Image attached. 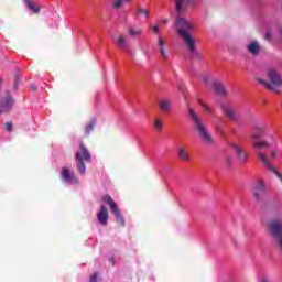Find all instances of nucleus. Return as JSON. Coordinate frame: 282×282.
<instances>
[{"label": "nucleus", "mask_w": 282, "mask_h": 282, "mask_svg": "<svg viewBox=\"0 0 282 282\" xmlns=\"http://www.w3.org/2000/svg\"><path fill=\"white\" fill-rule=\"evenodd\" d=\"M187 111L203 142H205V144H215V140L213 139V135L208 133V129H206V126H204L202 118H199V115L195 112V109H193V107L191 106H187Z\"/></svg>", "instance_id": "obj_1"}, {"label": "nucleus", "mask_w": 282, "mask_h": 282, "mask_svg": "<svg viewBox=\"0 0 282 282\" xmlns=\"http://www.w3.org/2000/svg\"><path fill=\"white\" fill-rule=\"evenodd\" d=\"M267 76L271 84L259 77L256 78L257 83H260V85H263V87H265L270 91L281 94V90L279 89V87H282L281 74H279V72H276V69L274 68H269Z\"/></svg>", "instance_id": "obj_2"}, {"label": "nucleus", "mask_w": 282, "mask_h": 282, "mask_svg": "<svg viewBox=\"0 0 282 282\" xmlns=\"http://www.w3.org/2000/svg\"><path fill=\"white\" fill-rule=\"evenodd\" d=\"M175 25L177 28V34L184 43L195 39L191 33L192 30H195V25H193V23H191L186 18H177L175 20Z\"/></svg>", "instance_id": "obj_3"}, {"label": "nucleus", "mask_w": 282, "mask_h": 282, "mask_svg": "<svg viewBox=\"0 0 282 282\" xmlns=\"http://www.w3.org/2000/svg\"><path fill=\"white\" fill-rule=\"evenodd\" d=\"M75 162L77 164V171L80 175H85L87 167L85 162H91V153L83 141L79 142V149L75 153Z\"/></svg>", "instance_id": "obj_4"}, {"label": "nucleus", "mask_w": 282, "mask_h": 282, "mask_svg": "<svg viewBox=\"0 0 282 282\" xmlns=\"http://www.w3.org/2000/svg\"><path fill=\"white\" fill-rule=\"evenodd\" d=\"M269 232L275 241V246L282 252V223L281 220H272L269 224Z\"/></svg>", "instance_id": "obj_5"}, {"label": "nucleus", "mask_w": 282, "mask_h": 282, "mask_svg": "<svg viewBox=\"0 0 282 282\" xmlns=\"http://www.w3.org/2000/svg\"><path fill=\"white\" fill-rule=\"evenodd\" d=\"M101 199L109 206L119 226L124 227V216H122V214L120 213V208H118V204L116 203V200H113L110 195L102 196Z\"/></svg>", "instance_id": "obj_6"}, {"label": "nucleus", "mask_w": 282, "mask_h": 282, "mask_svg": "<svg viewBox=\"0 0 282 282\" xmlns=\"http://www.w3.org/2000/svg\"><path fill=\"white\" fill-rule=\"evenodd\" d=\"M252 195L258 204H264L268 199V191L265 189V183L263 181H259L258 184L253 186Z\"/></svg>", "instance_id": "obj_7"}, {"label": "nucleus", "mask_w": 282, "mask_h": 282, "mask_svg": "<svg viewBox=\"0 0 282 282\" xmlns=\"http://www.w3.org/2000/svg\"><path fill=\"white\" fill-rule=\"evenodd\" d=\"M59 177L64 184H78V177L67 167H62Z\"/></svg>", "instance_id": "obj_8"}, {"label": "nucleus", "mask_w": 282, "mask_h": 282, "mask_svg": "<svg viewBox=\"0 0 282 282\" xmlns=\"http://www.w3.org/2000/svg\"><path fill=\"white\" fill-rule=\"evenodd\" d=\"M175 3V12L177 14H182L188 10V6H196L195 0H174Z\"/></svg>", "instance_id": "obj_9"}, {"label": "nucleus", "mask_w": 282, "mask_h": 282, "mask_svg": "<svg viewBox=\"0 0 282 282\" xmlns=\"http://www.w3.org/2000/svg\"><path fill=\"white\" fill-rule=\"evenodd\" d=\"M14 106V99L12 96L7 93L6 97L0 101V116L1 113H6V111H10V108Z\"/></svg>", "instance_id": "obj_10"}, {"label": "nucleus", "mask_w": 282, "mask_h": 282, "mask_svg": "<svg viewBox=\"0 0 282 282\" xmlns=\"http://www.w3.org/2000/svg\"><path fill=\"white\" fill-rule=\"evenodd\" d=\"M195 39L194 40H188L185 42V45H187V50L189 54L192 55V58L195 61H202V52L197 50V46L195 45Z\"/></svg>", "instance_id": "obj_11"}, {"label": "nucleus", "mask_w": 282, "mask_h": 282, "mask_svg": "<svg viewBox=\"0 0 282 282\" xmlns=\"http://www.w3.org/2000/svg\"><path fill=\"white\" fill-rule=\"evenodd\" d=\"M230 147L236 151V155L239 158L240 162L246 164V162H248V152L239 144L231 143Z\"/></svg>", "instance_id": "obj_12"}, {"label": "nucleus", "mask_w": 282, "mask_h": 282, "mask_svg": "<svg viewBox=\"0 0 282 282\" xmlns=\"http://www.w3.org/2000/svg\"><path fill=\"white\" fill-rule=\"evenodd\" d=\"M97 219L101 226L109 224V209L105 205L100 206V210L97 213Z\"/></svg>", "instance_id": "obj_13"}, {"label": "nucleus", "mask_w": 282, "mask_h": 282, "mask_svg": "<svg viewBox=\"0 0 282 282\" xmlns=\"http://www.w3.org/2000/svg\"><path fill=\"white\" fill-rule=\"evenodd\" d=\"M158 47L161 58H163V61H169V53H166V44L164 43V39H162V36H159L158 39Z\"/></svg>", "instance_id": "obj_14"}, {"label": "nucleus", "mask_w": 282, "mask_h": 282, "mask_svg": "<svg viewBox=\"0 0 282 282\" xmlns=\"http://www.w3.org/2000/svg\"><path fill=\"white\" fill-rule=\"evenodd\" d=\"M247 52H249V54H251L252 56H259V54L261 53V45H259V42L252 41L247 46Z\"/></svg>", "instance_id": "obj_15"}, {"label": "nucleus", "mask_w": 282, "mask_h": 282, "mask_svg": "<svg viewBox=\"0 0 282 282\" xmlns=\"http://www.w3.org/2000/svg\"><path fill=\"white\" fill-rule=\"evenodd\" d=\"M171 100L169 99H161L159 100V109L160 111H162V113H169V111H171Z\"/></svg>", "instance_id": "obj_16"}, {"label": "nucleus", "mask_w": 282, "mask_h": 282, "mask_svg": "<svg viewBox=\"0 0 282 282\" xmlns=\"http://www.w3.org/2000/svg\"><path fill=\"white\" fill-rule=\"evenodd\" d=\"M213 88L215 94H217L218 96H226V94H228V91H226V86H224V84L219 82H214Z\"/></svg>", "instance_id": "obj_17"}, {"label": "nucleus", "mask_w": 282, "mask_h": 282, "mask_svg": "<svg viewBox=\"0 0 282 282\" xmlns=\"http://www.w3.org/2000/svg\"><path fill=\"white\" fill-rule=\"evenodd\" d=\"M221 109L225 116L229 118V120H232L234 122L237 121V116L235 115V111L232 110V108L228 106H223Z\"/></svg>", "instance_id": "obj_18"}, {"label": "nucleus", "mask_w": 282, "mask_h": 282, "mask_svg": "<svg viewBox=\"0 0 282 282\" xmlns=\"http://www.w3.org/2000/svg\"><path fill=\"white\" fill-rule=\"evenodd\" d=\"M96 129V119H91L85 127L84 138H89L91 131Z\"/></svg>", "instance_id": "obj_19"}, {"label": "nucleus", "mask_w": 282, "mask_h": 282, "mask_svg": "<svg viewBox=\"0 0 282 282\" xmlns=\"http://www.w3.org/2000/svg\"><path fill=\"white\" fill-rule=\"evenodd\" d=\"M177 156L180 158V160H183V162H188V160H191L188 152H186V149H184L183 147L178 148Z\"/></svg>", "instance_id": "obj_20"}, {"label": "nucleus", "mask_w": 282, "mask_h": 282, "mask_svg": "<svg viewBox=\"0 0 282 282\" xmlns=\"http://www.w3.org/2000/svg\"><path fill=\"white\" fill-rule=\"evenodd\" d=\"M118 47H120L121 50H127V35H119L117 41H116Z\"/></svg>", "instance_id": "obj_21"}, {"label": "nucleus", "mask_w": 282, "mask_h": 282, "mask_svg": "<svg viewBox=\"0 0 282 282\" xmlns=\"http://www.w3.org/2000/svg\"><path fill=\"white\" fill-rule=\"evenodd\" d=\"M29 10H31L34 14H39V12H41V6L36 4L35 2H32V0L30 2H26L25 4Z\"/></svg>", "instance_id": "obj_22"}, {"label": "nucleus", "mask_w": 282, "mask_h": 282, "mask_svg": "<svg viewBox=\"0 0 282 282\" xmlns=\"http://www.w3.org/2000/svg\"><path fill=\"white\" fill-rule=\"evenodd\" d=\"M253 149H270V143L268 141L254 142Z\"/></svg>", "instance_id": "obj_23"}, {"label": "nucleus", "mask_w": 282, "mask_h": 282, "mask_svg": "<svg viewBox=\"0 0 282 282\" xmlns=\"http://www.w3.org/2000/svg\"><path fill=\"white\" fill-rule=\"evenodd\" d=\"M128 34H130V36H141L142 35V29L129 28L128 29Z\"/></svg>", "instance_id": "obj_24"}, {"label": "nucleus", "mask_w": 282, "mask_h": 282, "mask_svg": "<svg viewBox=\"0 0 282 282\" xmlns=\"http://www.w3.org/2000/svg\"><path fill=\"white\" fill-rule=\"evenodd\" d=\"M163 128H164V121H162V119H160V118H155L154 119V129H156V131H162Z\"/></svg>", "instance_id": "obj_25"}, {"label": "nucleus", "mask_w": 282, "mask_h": 282, "mask_svg": "<svg viewBox=\"0 0 282 282\" xmlns=\"http://www.w3.org/2000/svg\"><path fill=\"white\" fill-rule=\"evenodd\" d=\"M137 14H139L140 17H145V19H149V10L142 7L137 8Z\"/></svg>", "instance_id": "obj_26"}, {"label": "nucleus", "mask_w": 282, "mask_h": 282, "mask_svg": "<svg viewBox=\"0 0 282 282\" xmlns=\"http://www.w3.org/2000/svg\"><path fill=\"white\" fill-rule=\"evenodd\" d=\"M123 2L122 0H116L113 3H112V8H115V10H120V8H122Z\"/></svg>", "instance_id": "obj_27"}, {"label": "nucleus", "mask_w": 282, "mask_h": 282, "mask_svg": "<svg viewBox=\"0 0 282 282\" xmlns=\"http://www.w3.org/2000/svg\"><path fill=\"white\" fill-rule=\"evenodd\" d=\"M3 124H4L6 131H9V133H12V131H13V124H12V122H11V121H7V122H4Z\"/></svg>", "instance_id": "obj_28"}, {"label": "nucleus", "mask_w": 282, "mask_h": 282, "mask_svg": "<svg viewBox=\"0 0 282 282\" xmlns=\"http://www.w3.org/2000/svg\"><path fill=\"white\" fill-rule=\"evenodd\" d=\"M261 138H263V135H261V132L256 131L250 135L251 140H261Z\"/></svg>", "instance_id": "obj_29"}, {"label": "nucleus", "mask_w": 282, "mask_h": 282, "mask_svg": "<svg viewBox=\"0 0 282 282\" xmlns=\"http://www.w3.org/2000/svg\"><path fill=\"white\" fill-rule=\"evenodd\" d=\"M254 129H256V131L261 133V132L265 131V126H263L261 123H256Z\"/></svg>", "instance_id": "obj_30"}, {"label": "nucleus", "mask_w": 282, "mask_h": 282, "mask_svg": "<svg viewBox=\"0 0 282 282\" xmlns=\"http://www.w3.org/2000/svg\"><path fill=\"white\" fill-rule=\"evenodd\" d=\"M264 39H265L267 41H272V31H267V32H265V35H264Z\"/></svg>", "instance_id": "obj_31"}, {"label": "nucleus", "mask_w": 282, "mask_h": 282, "mask_svg": "<svg viewBox=\"0 0 282 282\" xmlns=\"http://www.w3.org/2000/svg\"><path fill=\"white\" fill-rule=\"evenodd\" d=\"M90 282H98V274H97V273H94V274L90 276Z\"/></svg>", "instance_id": "obj_32"}, {"label": "nucleus", "mask_w": 282, "mask_h": 282, "mask_svg": "<svg viewBox=\"0 0 282 282\" xmlns=\"http://www.w3.org/2000/svg\"><path fill=\"white\" fill-rule=\"evenodd\" d=\"M226 164H227V166H232V158L227 156Z\"/></svg>", "instance_id": "obj_33"}, {"label": "nucleus", "mask_w": 282, "mask_h": 282, "mask_svg": "<svg viewBox=\"0 0 282 282\" xmlns=\"http://www.w3.org/2000/svg\"><path fill=\"white\" fill-rule=\"evenodd\" d=\"M200 107H203V109H205V111H207V113H210V107H208V105L203 104Z\"/></svg>", "instance_id": "obj_34"}, {"label": "nucleus", "mask_w": 282, "mask_h": 282, "mask_svg": "<svg viewBox=\"0 0 282 282\" xmlns=\"http://www.w3.org/2000/svg\"><path fill=\"white\" fill-rule=\"evenodd\" d=\"M152 30L155 34H158V32H160V26L156 24L152 28Z\"/></svg>", "instance_id": "obj_35"}, {"label": "nucleus", "mask_w": 282, "mask_h": 282, "mask_svg": "<svg viewBox=\"0 0 282 282\" xmlns=\"http://www.w3.org/2000/svg\"><path fill=\"white\" fill-rule=\"evenodd\" d=\"M20 76L17 75L15 78H14V87H17L19 85V80H20Z\"/></svg>", "instance_id": "obj_36"}, {"label": "nucleus", "mask_w": 282, "mask_h": 282, "mask_svg": "<svg viewBox=\"0 0 282 282\" xmlns=\"http://www.w3.org/2000/svg\"><path fill=\"white\" fill-rule=\"evenodd\" d=\"M31 89L32 91H39V88L36 87V85H31Z\"/></svg>", "instance_id": "obj_37"}, {"label": "nucleus", "mask_w": 282, "mask_h": 282, "mask_svg": "<svg viewBox=\"0 0 282 282\" xmlns=\"http://www.w3.org/2000/svg\"><path fill=\"white\" fill-rule=\"evenodd\" d=\"M197 102H198V105H200V107L204 105V101L199 98L197 99Z\"/></svg>", "instance_id": "obj_38"}, {"label": "nucleus", "mask_w": 282, "mask_h": 282, "mask_svg": "<svg viewBox=\"0 0 282 282\" xmlns=\"http://www.w3.org/2000/svg\"><path fill=\"white\" fill-rule=\"evenodd\" d=\"M271 158H276V151L271 152Z\"/></svg>", "instance_id": "obj_39"}, {"label": "nucleus", "mask_w": 282, "mask_h": 282, "mask_svg": "<svg viewBox=\"0 0 282 282\" xmlns=\"http://www.w3.org/2000/svg\"><path fill=\"white\" fill-rule=\"evenodd\" d=\"M121 2L124 3H131V0H121Z\"/></svg>", "instance_id": "obj_40"}, {"label": "nucleus", "mask_w": 282, "mask_h": 282, "mask_svg": "<svg viewBox=\"0 0 282 282\" xmlns=\"http://www.w3.org/2000/svg\"><path fill=\"white\" fill-rule=\"evenodd\" d=\"M162 23L166 24V23H169V20L163 19V20H162Z\"/></svg>", "instance_id": "obj_41"}, {"label": "nucleus", "mask_w": 282, "mask_h": 282, "mask_svg": "<svg viewBox=\"0 0 282 282\" xmlns=\"http://www.w3.org/2000/svg\"><path fill=\"white\" fill-rule=\"evenodd\" d=\"M32 0H23V2L25 3V4H28L29 2H31Z\"/></svg>", "instance_id": "obj_42"}, {"label": "nucleus", "mask_w": 282, "mask_h": 282, "mask_svg": "<svg viewBox=\"0 0 282 282\" xmlns=\"http://www.w3.org/2000/svg\"><path fill=\"white\" fill-rule=\"evenodd\" d=\"M261 282H270L268 279H262Z\"/></svg>", "instance_id": "obj_43"}, {"label": "nucleus", "mask_w": 282, "mask_h": 282, "mask_svg": "<svg viewBox=\"0 0 282 282\" xmlns=\"http://www.w3.org/2000/svg\"><path fill=\"white\" fill-rule=\"evenodd\" d=\"M178 89H180V91H183V88H182V86H178Z\"/></svg>", "instance_id": "obj_44"}, {"label": "nucleus", "mask_w": 282, "mask_h": 282, "mask_svg": "<svg viewBox=\"0 0 282 282\" xmlns=\"http://www.w3.org/2000/svg\"><path fill=\"white\" fill-rule=\"evenodd\" d=\"M110 262H112V265H113V258L110 259Z\"/></svg>", "instance_id": "obj_45"}, {"label": "nucleus", "mask_w": 282, "mask_h": 282, "mask_svg": "<svg viewBox=\"0 0 282 282\" xmlns=\"http://www.w3.org/2000/svg\"><path fill=\"white\" fill-rule=\"evenodd\" d=\"M218 129V131H221V129L220 128H217Z\"/></svg>", "instance_id": "obj_46"}]
</instances>
